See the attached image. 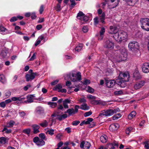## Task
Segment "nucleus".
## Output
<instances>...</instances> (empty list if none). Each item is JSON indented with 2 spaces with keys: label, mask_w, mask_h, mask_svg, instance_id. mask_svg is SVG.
I'll return each mask as SVG.
<instances>
[{
  "label": "nucleus",
  "mask_w": 149,
  "mask_h": 149,
  "mask_svg": "<svg viewBox=\"0 0 149 149\" xmlns=\"http://www.w3.org/2000/svg\"><path fill=\"white\" fill-rule=\"evenodd\" d=\"M127 56L126 50L123 48L122 49L116 51L114 56L113 57H110V59L113 62H119L126 60Z\"/></svg>",
  "instance_id": "nucleus-1"
},
{
  "label": "nucleus",
  "mask_w": 149,
  "mask_h": 149,
  "mask_svg": "<svg viewBox=\"0 0 149 149\" xmlns=\"http://www.w3.org/2000/svg\"><path fill=\"white\" fill-rule=\"evenodd\" d=\"M129 73L121 72L119 74L118 78L116 80V82L121 87L124 88L126 86V82L129 81Z\"/></svg>",
  "instance_id": "nucleus-2"
},
{
  "label": "nucleus",
  "mask_w": 149,
  "mask_h": 149,
  "mask_svg": "<svg viewBox=\"0 0 149 149\" xmlns=\"http://www.w3.org/2000/svg\"><path fill=\"white\" fill-rule=\"evenodd\" d=\"M65 80H71L74 83L80 82L81 80V73L78 72L76 74L71 72L67 74L64 76Z\"/></svg>",
  "instance_id": "nucleus-3"
},
{
  "label": "nucleus",
  "mask_w": 149,
  "mask_h": 149,
  "mask_svg": "<svg viewBox=\"0 0 149 149\" xmlns=\"http://www.w3.org/2000/svg\"><path fill=\"white\" fill-rule=\"evenodd\" d=\"M120 110L118 108L114 109H109L105 111H102L101 113L99 114V116H109L112 115L114 113H116L119 111Z\"/></svg>",
  "instance_id": "nucleus-4"
},
{
  "label": "nucleus",
  "mask_w": 149,
  "mask_h": 149,
  "mask_svg": "<svg viewBox=\"0 0 149 149\" xmlns=\"http://www.w3.org/2000/svg\"><path fill=\"white\" fill-rule=\"evenodd\" d=\"M140 22L141 24V27L144 30L149 31V19L148 18H141Z\"/></svg>",
  "instance_id": "nucleus-5"
},
{
  "label": "nucleus",
  "mask_w": 149,
  "mask_h": 149,
  "mask_svg": "<svg viewBox=\"0 0 149 149\" xmlns=\"http://www.w3.org/2000/svg\"><path fill=\"white\" fill-rule=\"evenodd\" d=\"M77 17L80 20V22L82 24H85L88 21L89 18L88 17L85 15L81 11L79 12L77 14Z\"/></svg>",
  "instance_id": "nucleus-6"
},
{
  "label": "nucleus",
  "mask_w": 149,
  "mask_h": 149,
  "mask_svg": "<svg viewBox=\"0 0 149 149\" xmlns=\"http://www.w3.org/2000/svg\"><path fill=\"white\" fill-rule=\"evenodd\" d=\"M128 47L130 50L132 51H136L139 49V45L137 42L135 41H132L129 43Z\"/></svg>",
  "instance_id": "nucleus-7"
},
{
  "label": "nucleus",
  "mask_w": 149,
  "mask_h": 149,
  "mask_svg": "<svg viewBox=\"0 0 149 149\" xmlns=\"http://www.w3.org/2000/svg\"><path fill=\"white\" fill-rule=\"evenodd\" d=\"M79 109V106L78 105H76L74 107V109L71 108L68 109L65 112V113H68L69 116L73 115L78 111V109Z\"/></svg>",
  "instance_id": "nucleus-8"
},
{
  "label": "nucleus",
  "mask_w": 149,
  "mask_h": 149,
  "mask_svg": "<svg viewBox=\"0 0 149 149\" xmlns=\"http://www.w3.org/2000/svg\"><path fill=\"white\" fill-rule=\"evenodd\" d=\"M104 47L106 48L112 49L114 47V43L111 40H107L104 42Z\"/></svg>",
  "instance_id": "nucleus-9"
},
{
  "label": "nucleus",
  "mask_w": 149,
  "mask_h": 149,
  "mask_svg": "<svg viewBox=\"0 0 149 149\" xmlns=\"http://www.w3.org/2000/svg\"><path fill=\"white\" fill-rule=\"evenodd\" d=\"M33 141L39 147H40L44 145L45 142L44 140L41 139L38 137H36L33 139Z\"/></svg>",
  "instance_id": "nucleus-10"
},
{
  "label": "nucleus",
  "mask_w": 149,
  "mask_h": 149,
  "mask_svg": "<svg viewBox=\"0 0 149 149\" xmlns=\"http://www.w3.org/2000/svg\"><path fill=\"white\" fill-rule=\"evenodd\" d=\"M38 74L37 72H33L31 74H27L26 75L25 78L27 81H31L34 79L35 76Z\"/></svg>",
  "instance_id": "nucleus-11"
},
{
  "label": "nucleus",
  "mask_w": 149,
  "mask_h": 149,
  "mask_svg": "<svg viewBox=\"0 0 149 149\" xmlns=\"http://www.w3.org/2000/svg\"><path fill=\"white\" fill-rule=\"evenodd\" d=\"M91 146L90 143L87 141H82L80 144V147L81 148L84 149H89Z\"/></svg>",
  "instance_id": "nucleus-12"
},
{
  "label": "nucleus",
  "mask_w": 149,
  "mask_h": 149,
  "mask_svg": "<svg viewBox=\"0 0 149 149\" xmlns=\"http://www.w3.org/2000/svg\"><path fill=\"white\" fill-rule=\"evenodd\" d=\"M62 86L60 84L57 85L54 88V90L55 91H57L59 92L65 93L67 92V90L65 89H62Z\"/></svg>",
  "instance_id": "nucleus-13"
},
{
  "label": "nucleus",
  "mask_w": 149,
  "mask_h": 149,
  "mask_svg": "<svg viewBox=\"0 0 149 149\" xmlns=\"http://www.w3.org/2000/svg\"><path fill=\"white\" fill-rule=\"evenodd\" d=\"M98 14L100 15V19L102 22V23L104 24L105 22L104 20L105 19V14L104 13H102V11L101 9H99L97 10Z\"/></svg>",
  "instance_id": "nucleus-14"
},
{
  "label": "nucleus",
  "mask_w": 149,
  "mask_h": 149,
  "mask_svg": "<svg viewBox=\"0 0 149 149\" xmlns=\"http://www.w3.org/2000/svg\"><path fill=\"white\" fill-rule=\"evenodd\" d=\"M41 41H42V44H43L45 42V39L43 35H42L38 37L36 42L35 46H37L41 42Z\"/></svg>",
  "instance_id": "nucleus-15"
},
{
  "label": "nucleus",
  "mask_w": 149,
  "mask_h": 149,
  "mask_svg": "<svg viewBox=\"0 0 149 149\" xmlns=\"http://www.w3.org/2000/svg\"><path fill=\"white\" fill-rule=\"evenodd\" d=\"M116 83L114 80H106L105 84L109 88H111L113 87Z\"/></svg>",
  "instance_id": "nucleus-16"
},
{
  "label": "nucleus",
  "mask_w": 149,
  "mask_h": 149,
  "mask_svg": "<svg viewBox=\"0 0 149 149\" xmlns=\"http://www.w3.org/2000/svg\"><path fill=\"white\" fill-rule=\"evenodd\" d=\"M12 32L11 31H8L3 26L1 25L0 26V33L2 34L5 35L8 33H10Z\"/></svg>",
  "instance_id": "nucleus-17"
},
{
  "label": "nucleus",
  "mask_w": 149,
  "mask_h": 149,
  "mask_svg": "<svg viewBox=\"0 0 149 149\" xmlns=\"http://www.w3.org/2000/svg\"><path fill=\"white\" fill-rule=\"evenodd\" d=\"M142 70L143 72L147 73L149 72V63H145L142 65Z\"/></svg>",
  "instance_id": "nucleus-18"
},
{
  "label": "nucleus",
  "mask_w": 149,
  "mask_h": 149,
  "mask_svg": "<svg viewBox=\"0 0 149 149\" xmlns=\"http://www.w3.org/2000/svg\"><path fill=\"white\" fill-rule=\"evenodd\" d=\"M145 84V82L141 81L136 83L134 86V88L136 90L142 87Z\"/></svg>",
  "instance_id": "nucleus-19"
},
{
  "label": "nucleus",
  "mask_w": 149,
  "mask_h": 149,
  "mask_svg": "<svg viewBox=\"0 0 149 149\" xmlns=\"http://www.w3.org/2000/svg\"><path fill=\"white\" fill-rule=\"evenodd\" d=\"M119 33L120 42L127 38V35L126 32L123 31H119Z\"/></svg>",
  "instance_id": "nucleus-20"
},
{
  "label": "nucleus",
  "mask_w": 149,
  "mask_h": 149,
  "mask_svg": "<svg viewBox=\"0 0 149 149\" xmlns=\"http://www.w3.org/2000/svg\"><path fill=\"white\" fill-rule=\"evenodd\" d=\"M35 97L34 95H28L26 97L27 100H25L24 102L26 103H30L33 102V99Z\"/></svg>",
  "instance_id": "nucleus-21"
},
{
  "label": "nucleus",
  "mask_w": 149,
  "mask_h": 149,
  "mask_svg": "<svg viewBox=\"0 0 149 149\" xmlns=\"http://www.w3.org/2000/svg\"><path fill=\"white\" fill-rule=\"evenodd\" d=\"M8 52V49L6 48H3L1 51L0 56L2 58L6 57L7 54Z\"/></svg>",
  "instance_id": "nucleus-22"
},
{
  "label": "nucleus",
  "mask_w": 149,
  "mask_h": 149,
  "mask_svg": "<svg viewBox=\"0 0 149 149\" xmlns=\"http://www.w3.org/2000/svg\"><path fill=\"white\" fill-rule=\"evenodd\" d=\"M109 29V33L110 34H114L118 32V29L116 26H110Z\"/></svg>",
  "instance_id": "nucleus-23"
},
{
  "label": "nucleus",
  "mask_w": 149,
  "mask_h": 149,
  "mask_svg": "<svg viewBox=\"0 0 149 149\" xmlns=\"http://www.w3.org/2000/svg\"><path fill=\"white\" fill-rule=\"evenodd\" d=\"M71 100L69 99H66L63 101V104L64 107L65 109H68L69 108L68 104L70 103Z\"/></svg>",
  "instance_id": "nucleus-24"
},
{
  "label": "nucleus",
  "mask_w": 149,
  "mask_h": 149,
  "mask_svg": "<svg viewBox=\"0 0 149 149\" xmlns=\"http://www.w3.org/2000/svg\"><path fill=\"white\" fill-rule=\"evenodd\" d=\"M36 112L37 114H41L44 113V109L43 108L41 107H38L36 108Z\"/></svg>",
  "instance_id": "nucleus-25"
},
{
  "label": "nucleus",
  "mask_w": 149,
  "mask_h": 149,
  "mask_svg": "<svg viewBox=\"0 0 149 149\" xmlns=\"http://www.w3.org/2000/svg\"><path fill=\"white\" fill-rule=\"evenodd\" d=\"M113 37L114 39L118 42H120L119 31L114 34Z\"/></svg>",
  "instance_id": "nucleus-26"
},
{
  "label": "nucleus",
  "mask_w": 149,
  "mask_h": 149,
  "mask_svg": "<svg viewBox=\"0 0 149 149\" xmlns=\"http://www.w3.org/2000/svg\"><path fill=\"white\" fill-rule=\"evenodd\" d=\"M79 108L83 110H87L89 109L90 107L86 103H85L82 104L79 107Z\"/></svg>",
  "instance_id": "nucleus-27"
},
{
  "label": "nucleus",
  "mask_w": 149,
  "mask_h": 149,
  "mask_svg": "<svg viewBox=\"0 0 149 149\" xmlns=\"http://www.w3.org/2000/svg\"><path fill=\"white\" fill-rule=\"evenodd\" d=\"M83 44L82 43H79L78 44L75 48V50L77 52H80L82 49Z\"/></svg>",
  "instance_id": "nucleus-28"
},
{
  "label": "nucleus",
  "mask_w": 149,
  "mask_h": 149,
  "mask_svg": "<svg viewBox=\"0 0 149 149\" xmlns=\"http://www.w3.org/2000/svg\"><path fill=\"white\" fill-rule=\"evenodd\" d=\"M130 6H133L138 1V0H125Z\"/></svg>",
  "instance_id": "nucleus-29"
},
{
  "label": "nucleus",
  "mask_w": 149,
  "mask_h": 149,
  "mask_svg": "<svg viewBox=\"0 0 149 149\" xmlns=\"http://www.w3.org/2000/svg\"><path fill=\"white\" fill-rule=\"evenodd\" d=\"M32 127L33 130V133H37L39 132V129L40 126L36 125H33L32 126Z\"/></svg>",
  "instance_id": "nucleus-30"
},
{
  "label": "nucleus",
  "mask_w": 149,
  "mask_h": 149,
  "mask_svg": "<svg viewBox=\"0 0 149 149\" xmlns=\"http://www.w3.org/2000/svg\"><path fill=\"white\" fill-rule=\"evenodd\" d=\"M107 136L106 135H104L102 136L100 138L101 141L103 143H105L107 141Z\"/></svg>",
  "instance_id": "nucleus-31"
},
{
  "label": "nucleus",
  "mask_w": 149,
  "mask_h": 149,
  "mask_svg": "<svg viewBox=\"0 0 149 149\" xmlns=\"http://www.w3.org/2000/svg\"><path fill=\"white\" fill-rule=\"evenodd\" d=\"M133 77L136 79H137L140 78V77L138 71H136L133 74Z\"/></svg>",
  "instance_id": "nucleus-32"
},
{
  "label": "nucleus",
  "mask_w": 149,
  "mask_h": 149,
  "mask_svg": "<svg viewBox=\"0 0 149 149\" xmlns=\"http://www.w3.org/2000/svg\"><path fill=\"white\" fill-rule=\"evenodd\" d=\"M119 125L118 124H112L110 125L109 127L110 129H111V128H113L114 130H117L119 127Z\"/></svg>",
  "instance_id": "nucleus-33"
},
{
  "label": "nucleus",
  "mask_w": 149,
  "mask_h": 149,
  "mask_svg": "<svg viewBox=\"0 0 149 149\" xmlns=\"http://www.w3.org/2000/svg\"><path fill=\"white\" fill-rule=\"evenodd\" d=\"M0 82L4 84L6 82V79L4 75L3 74H0Z\"/></svg>",
  "instance_id": "nucleus-34"
},
{
  "label": "nucleus",
  "mask_w": 149,
  "mask_h": 149,
  "mask_svg": "<svg viewBox=\"0 0 149 149\" xmlns=\"http://www.w3.org/2000/svg\"><path fill=\"white\" fill-rule=\"evenodd\" d=\"M47 104L50 106L52 108H54L56 107L57 105L56 102H47Z\"/></svg>",
  "instance_id": "nucleus-35"
},
{
  "label": "nucleus",
  "mask_w": 149,
  "mask_h": 149,
  "mask_svg": "<svg viewBox=\"0 0 149 149\" xmlns=\"http://www.w3.org/2000/svg\"><path fill=\"white\" fill-rule=\"evenodd\" d=\"M91 103L93 105H98L101 104V102L100 100H91Z\"/></svg>",
  "instance_id": "nucleus-36"
},
{
  "label": "nucleus",
  "mask_w": 149,
  "mask_h": 149,
  "mask_svg": "<svg viewBox=\"0 0 149 149\" xmlns=\"http://www.w3.org/2000/svg\"><path fill=\"white\" fill-rule=\"evenodd\" d=\"M136 112L135 111H132L128 116V118L130 120L132 119L136 115Z\"/></svg>",
  "instance_id": "nucleus-37"
},
{
  "label": "nucleus",
  "mask_w": 149,
  "mask_h": 149,
  "mask_svg": "<svg viewBox=\"0 0 149 149\" xmlns=\"http://www.w3.org/2000/svg\"><path fill=\"white\" fill-rule=\"evenodd\" d=\"M144 148L146 149H149V141L146 140L143 142Z\"/></svg>",
  "instance_id": "nucleus-38"
},
{
  "label": "nucleus",
  "mask_w": 149,
  "mask_h": 149,
  "mask_svg": "<svg viewBox=\"0 0 149 149\" xmlns=\"http://www.w3.org/2000/svg\"><path fill=\"white\" fill-rule=\"evenodd\" d=\"M6 139L3 137L0 138V146H2L6 143Z\"/></svg>",
  "instance_id": "nucleus-39"
},
{
  "label": "nucleus",
  "mask_w": 149,
  "mask_h": 149,
  "mask_svg": "<svg viewBox=\"0 0 149 149\" xmlns=\"http://www.w3.org/2000/svg\"><path fill=\"white\" fill-rule=\"evenodd\" d=\"M18 114L20 117L23 118H24L26 115V113L25 112L19 110Z\"/></svg>",
  "instance_id": "nucleus-40"
},
{
  "label": "nucleus",
  "mask_w": 149,
  "mask_h": 149,
  "mask_svg": "<svg viewBox=\"0 0 149 149\" xmlns=\"http://www.w3.org/2000/svg\"><path fill=\"white\" fill-rule=\"evenodd\" d=\"M111 1L112 2L115 1L114 4H113V7H111V8H113L116 7L118 5L119 2V0H111Z\"/></svg>",
  "instance_id": "nucleus-41"
},
{
  "label": "nucleus",
  "mask_w": 149,
  "mask_h": 149,
  "mask_svg": "<svg viewBox=\"0 0 149 149\" xmlns=\"http://www.w3.org/2000/svg\"><path fill=\"white\" fill-rule=\"evenodd\" d=\"M48 125V122L46 120H43L42 122L40 124V125L42 127H46Z\"/></svg>",
  "instance_id": "nucleus-42"
},
{
  "label": "nucleus",
  "mask_w": 149,
  "mask_h": 149,
  "mask_svg": "<svg viewBox=\"0 0 149 149\" xmlns=\"http://www.w3.org/2000/svg\"><path fill=\"white\" fill-rule=\"evenodd\" d=\"M121 115L120 113H118L114 115L113 117V120H116L119 118L121 117Z\"/></svg>",
  "instance_id": "nucleus-43"
},
{
  "label": "nucleus",
  "mask_w": 149,
  "mask_h": 149,
  "mask_svg": "<svg viewBox=\"0 0 149 149\" xmlns=\"http://www.w3.org/2000/svg\"><path fill=\"white\" fill-rule=\"evenodd\" d=\"M40 138L41 139H42L43 140L46 141L47 139L46 138L45 134L43 133H41L39 134V135Z\"/></svg>",
  "instance_id": "nucleus-44"
},
{
  "label": "nucleus",
  "mask_w": 149,
  "mask_h": 149,
  "mask_svg": "<svg viewBox=\"0 0 149 149\" xmlns=\"http://www.w3.org/2000/svg\"><path fill=\"white\" fill-rule=\"evenodd\" d=\"M133 129V128L131 127L127 128L125 130L126 134H127L129 135L130 133L132 131Z\"/></svg>",
  "instance_id": "nucleus-45"
},
{
  "label": "nucleus",
  "mask_w": 149,
  "mask_h": 149,
  "mask_svg": "<svg viewBox=\"0 0 149 149\" xmlns=\"http://www.w3.org/2000/svg\"><path fill=\"white\" fill-rule=\"evenodd\" d=\"M19 97H13L11 98V101H16L17 103H19Z\"/></svg>",
  "instance_id": "nucleus-46"
},
{
  "label": "nucleus",
  "mask_w": 149,
  "mask_h": 149,
  "mask_svg": "<svg viewBox=\"0 0 149 149\" xmlns=\"http://www.w3.org/2000/svg\"><path fill=\"white\" fill-rule=\"evenodd\" d=\"M15 122L13 120H10L8 124V127H12L15 124Z\"/></svg>",
  "instance_id": "nucleus-47"
},
{
  "label": "nucleus",
  "mask_w": 149,
  "mask_h": 149,
  "mask_svg": "<svg viewBox=\"0 0 149 149\" xmlns=\"http://www.w3.org/2000/svg\"><path fill=\"white\" fill-rule=\"evenodd\" d=\"M55 10L59 12L61 11V8L60 4H58L55 7Z\"/></svg>",
  "instance_id": "nucleus-48"
},
{
  "label": "nucleus",
  "mask_w": 149,
  "mask_h": 149,
  "mask_svg": "<svg viewBox=\"0 0 149 149\" xmlns=\"http://www.w3.org/2000/svg\"><path fill=\"white\" fill-rule=\"evenodd\" d=\"M94 24L95 25H96L98 23H102V22L101 21L100 19L99 21L98 20V18L97 17H96L94 19Z\"/></svg>",
  "instance_id": "nucleus-49"
},
{
  "label": "nucleus",
  "mask_w": 149,
  "mask_h": 149,
  "mask_svg": "<svg viewBox=\"0 0 149 149\" xmlns=\"http://www.w3.org/2000/svg\"><path fill=\"white\" fill-rule=\"evenodd\" d=\"M111 144L114 146L115 148H118L119 146V144L118 142L115 141H113Z\"/></svg>",
  "instance_id": "nucleus-50"
},
{
  "label": "nucleus",
  "mask_w": 149,
  "mask_h": 149,
  "mask_svg": "<svg viewBox=\"0 0 149 149\" xmlns=\"http://www.w3.org/2000/svg\"><path fill=\"white\" fill-rule=\"evenodd\" d=\"M54 130L52 129H49L47 131V132L48 133V134L51 135H53L54 134Z\"/></svg>",
  "instance_id": "nucleus-51"
},
{
  "label": "nucleus",
  "mask_w": 149,
  "mask_h": 149,
  "mask_svg": "<svg viewBox=\"0 0 149 149\" xmlns=\"http://www.w3.org/2000/svg\"><path fill=\"white\" fill-rule=\"evenodd\" d=\"M78 101L80 103H86V100L84 97L80 98Z\"/></svg>",
  "instance_id": "nucleus-52"
},
{
  "label": "nucleus",
  "mask_w": 149,
  "mask_h": 149,
  "mask_svg": "<svg viewBox=\"0 0 149 149\" xmlns=\"http://www.w3.org/2000/svg\"><path fill=\"white\" fill-rule=\"evenodd\" d=\"M123 92L122 91L120 90L116 91L114 92V94L116 95H118L123 94Z\"/></svg>",
  "instance_id": "nucleus-53"
},
{
  "label": "nucleus",
  "mask_w": 149,
  "mask_h": 149,
  "mask_svg": "<svg viewBox=\"0 0 149 149\" xmlns=\"http://www.w3.org/2000/svg\"><path fill=\"white\" fill-rule=\"evenodd\" d=\"M11 94V92L9 90L6 91L5 93V96L6 97H8L10 96Z\"/></svg>",
  "instance_id": "nucleus-54"
},
{
  "label": "nucleus",
  "mask_w": 149,
  "mask_h": 149,
  "mask_svg": "<svg viewBox=\"0 0 149 149\" xmlns=\"http://www.w3.org/2000/svg\"><path fill=\"white\" fill-rule=\"evenodd\" d=\"M23 132L25 134H29L30 132V129L29 128L24 129L23 130Z\"/></svg>",
  "instance_id": "nucleus-55"
},
{
  "label": "nucleus",
  "mask_w": 149,
  "mask_h": 149,
  "mask_svg": "<svg viewBox=\"0 0 149 149\" xmlns=\"http://www.w3.org/2000/svg\"><path fill=\"white\" fill-rule=\"evenodd\" d=\"M87 98L90 99L92 100H95L96 98V97L95 96H93L91 95H88Z\"/></svg>",
  "instance_id": "nucleus-56"
},
{
  "label": "nucleus",
  "mask_w": 149,
  "mask_h": 149,
  "mask_svg": "<svg viewBox=\"0 0 149 149\" xmlns=\"http://www.w3.org/2000/svg\"><path fill=\"white\" fill-rule=\"evenodd\" d=\"M93 119L92 118H88L86 120L87 125L90 124L93 121Z\"/></svg>",
  "instance_id": "nucleus-57"
},
{
  "label": "nucleus",
  "mask_w": 149,
  "mask_h": 149,
  "mask_svg": "<svg viewBox=\"0 0 149 149\" xmlns=\"http://www.w3.org/2000/svg\"><path fill=\"white\" fill-rule=\"evenodd\" d=\"M31 18L32 19H35L36 17V13L35 12H33L31 13Z\"/></svg>",
  "instance_id": "nucleus-58"
},
{
  "label": "nucleus",
  "mask_w": 149,
  "mask_h": 149,
  "mask_svg": "<svg viewBox=\"0 0 149 149\" xmlns=\"http://www.w3.org/2000/svg\"><path fill=\"white\" fill-rule=\"evenodd\" d=\"M19 102L20 103H23L25 102H24L25 101H24V100L26 99V98L24 97H19Z\"/></svg>",
  "instance_id": "nucleus-59"
},
{
  "label": "nucleus",
  "mask_w": 149,
  "mask_h": 149,
  "mask_svg": "<svg viewBox=\"0 0 149 149\" xmlns=\"http://www.w3.org/2000/svg\"><path fill=\"white\" fill-rule=\"evenodd\" d=\"M92 114V112L91 111H89L85 113L84 114V116L85 117H88L91 115Z\"/></svg>",
  "instance_id": "nucleus-60"
},
{
  "label": "nucleus",
  "mask_w": 149,
  "mask_h": 149,
  "mask_svg": "<svg viewBox=\"0 0 149 149\" xmlns=\"http://www.w3.org/2000/svg\"><path fill=\"white\" fill-rule=\"evenodd\" d=\"M83 83L84 84L87 85L90 83V81L89 80L85 79L83 81Z\"/></svg>",
  "instance_id": "nucleus-61"
},
{
  "label": "nucleus",
  "mask_w": 149,
  "mask_h": 149,
  "mask_svg": "<svg viewBox=\"0 0 149 149\" xmlns=\"http://www.w3.org/2000/svg\"><path fill=\"white\" fill-rule=\"evenodd\" d=\"M4 131H5V132L7 133H9L11 132V130H8L5 127L2 130V132H3Z\"/></svg>",
  "instance_id": "nucleus-62"
},
{
  "label": "nucleus",
  "mask_w": 149,
  "mask_h": 149,
  "mask_svg": "<svg viewBox=\"0 0 149 149\" xmlns=\"http://www.w3.org/2000/svg\"><path fill=\"white\" fill-rule=\"evenodd\" d=\"M36 53H34L33 54L32 56L29 59V60L30 61H32L35 59L36 58Z\"/></svg>",
  "instance_id": "nucleus-63"
},
{
  "label": "nucleus",
  "mask_w": 149,
  "mask_h": 149,
  "mask_svg": "<svg viewBox=\"0 0 149 149\" xmlns=\"http://www.w3.org/2000/svg\"><path fill=\"white\" fill-rule=\"evenodd\" d=\"M82 31L84 33L87 32L88 31V29L87 27L85 26L83 27L82 28Z\"/></svg>",
  "instance_id": "nucleus-64"
}]
</instances>
